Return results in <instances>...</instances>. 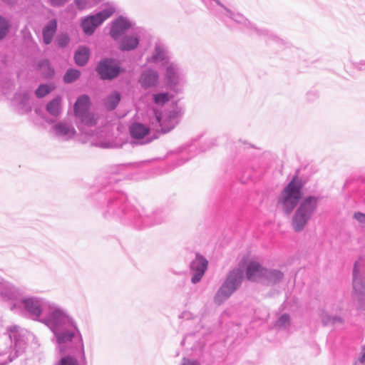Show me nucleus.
<instances>
[{
	"label": "nucleus",
	"instance_id": "nucleus-1",
	"mask_svg": "<svg viewBox=\"0 0 365 365\" xmlns=\"http://www.w3.org/2000/svg\"><path fill=\"white\" fill-rule=\"evenodd\" d=\"M143 164L140 161L112 165L109 168V173L98 178L90 188L89 198L104 219L116 220L139 230L168 220L169 212L167 209L157 207L148 212L143 207L133 205L126 194L116 188L118 182L137 171Z\"/></svg>",
	"mask_w": 365,
	"mask_h": 365
},
{
	"label": "nucleus",
	"instance_id": "nucleus-2",
	"mask_svg": "<svg viewBox=\"0 0 365 365\" xmlns=\"http://www.w3.org/2000/svg\"><path fill=\"white\" fill-rule=\"evenodd\" d=\"M41 323L50 329L58 344L61 358L56 365H86L81 333L66 309L51 302Z\"/></svg>",
	"mask_w": 365,
	"mask_h": 365
},
{
	"label": "nucleus",
	"instance_id": "nucleus-3",
	"mask_svg": "<svg viewBox=\"0 0 365 365\" xmlns=\"http://www.w3.org/2000/svg\"><path fill=\"white\" fill-rule=\"evenodd\" d=\"M304 184L303 180L299 177V170H297L292 180L277 197V205L281 206L285 215H290L296 208L291 220V226L296 232H300L304 229L319 205V197H303Z\"/></svg>",
	"mask_w": 365,
	"mask_h": 365
},
{
	"label": "nucleus",
	"instance_id": "nucleus-4",
	"mask_svg": "<svg viewBox=\"0 0 365 365\" xmlns=\"http://www.w3.org/2000/svg\"><path fill=\"white\" fill-rule=\"evenodd\" d=\"M204 4L210 14L218 18L227 27L231 28L230 21H233L249 35L264 37L269 45L276 44L281 46L284 44L283 39L272 31L266 29L258 28L242 14L230 10L223 4L217 5L220 8H216L212 2L204 1Z\"/></svg>",
	"mask_w": 365,
	"mask_h": 365
},
{
	"label": "nucleus",
	"instance_id": "nucleus-5",
	"mask_svg": "<svg viewBox=\"0 0 365 365\" xmlns=\"http://www.w3.org/2000/svg\"><path fill=\"white\" fill-rule=\"evenodd\" d=\"M50 303V301L39 297H20L18 301L11 304L10 309L16 314L41 322V316L44 315Z\"/></svg>",
	"mask_w": 365,
	"mask_h": 365
},
{
	"label": "nucleus",
	"instance_id": "nucleus-6",
	"mask_svg": "<svg viewBox=\"0 0 365 365\" xmlns=\"http://www.w3.org/2000/svg\"><path fill=\"white\" fill-rule=\"evenodd\" d=\"M7 333L11 342L14 344V350L9 354L6 352H0V365H7L14 359L23 354L28 344V335L29 332L21 328L18 325H12L7 328Z\"/></svg>",
	"mask_w": 365,
	"mask_h": 365
},
{
	"label": "nucleus",
	"instance_id": "nucleus-7",
	"mask_svg": "<svg viewBox=\"0 0 365 365\" xmlns=\"http://www.w3.org/2000/svg\"><path fill=\"white\" fill-rule=\"evenodd\" d=\"M245 272L240 268H235L227 274L226 279L214 296L217 305L224 303L241 286Z\"/></svg>",
	"mask_w": 365,
	"mask_h": 365
},
{
	"label": "nucleus",
	"instance_id": "nucleus-8",
	"mask_svg": "<svg viewBox=\"0 0 365 365\" xmlns=\"http://www.w3.org/2000/svg\"><path fill=\"white\" fill-rule=\"evenodd\" d=\"M95 71L101 81H111L125 72L120 60L113 57H103L96 65Z\"/></svg>",
	"mask_w": 365,
	"mask_h": 365
},
{
	"label": "nucleus",
	"instance_id": "nucleus-9",
	"mask_svg": "<svg viewBox=\"0 0 365 365\" xmlns=\"http://www.w3.org/2000/svg\"><path fill=\"white\" fill-rule=\"evenodd\" d=\"M352 284L358 302V309L365 311V259L360 258L355 262Z\"/></svg>",
	"mask_w": 365,
	"mask_h": 365
},
{
	"label": "nucleus",
	"instance_id": "nucleus-10",
	"mask_svg": "<svg viewBox=\"0 0 365 365\" xmlns=\"http://www.w3.org/2000/svg\"><path fill=\"white\" fill-rule=\"evenodd\" d=\"M115 12V8L108 6L100 11L83 16L80 19V27L83 34L87 36H92L97 28L113 15Z\"/></svg>",
	"mask_w": 365,
	"mask_h": 365
},
{
	"label": "nucleus",
	"instance_id": "nucleus-11",
	"mask_svg": "<svg viewBox=\"0 0 365 365\" xmlns=\"http://www.w3.org/2000/svg\"><path fill=\"white\" fill-rule=\"evenodd\" d=\"M206 149L203 147L197 148V140L194 139L190 145L180 148L178 154L170 160V163L168 165L165 167L160 166L162 169L161 173H169L175 168L182 165L197 154L205 152Z\"/></svg>",
	"mask_w": 365,
	"mask_h": 365
},
{
	"label": "nucleus",
	"instance_id": "nucleus-12",
	"mask_svg": "<svg viewBox=\"0 0 365 365\" xmlns=\"http://www.w3.org/2000/svg\"><path fill=\"white\" fill-rule=\"evenodd\" d=\"M165 81L167 89L180 93L182 91L185 84V74L180 65L175 62H170L166 65Z\"/></svg>",
	"mask_w": 365,
	"mask_h": 365
},
{
	"label": "nucleus",
	"instance_id": "nucleus-13",
	"mask_svg": "<svg viewBox=\"0 0 365 365\" xmlns=\"http://www.w3.org/2000/svg\"><path fill=\"white\" fill-rule=\"evenodd\" d=\"M183 109L175 103V106L164 113H155V120L160 125L162 133H166L173 130L180 122Z\"/></svg>",
	"mask_w": 365,
	"mask_h": 365
},
{
	"label": "nucleus",
	"instance_id": "nucleus-14",
	"mask_svg": "<svg viewBox=\"0 0 365 365\" xmlns=\"http://www.w3.org/2000/svg\"><path fill=\"white\" fill-rule=\"evenodd\" d=\"M135 26V21L120 15L112 21L109 34L114 41H118L123 34L129 29H134Z\"/></svg>",
	"mask_w": 365,
	"mask_h": 365
},
{
	"label": "nucleus",
	"instance_id": "nucleus-15",
	"mask_svg": "<svg viewBox=\"0 0 365 365\" xmlns=\"http://www.w3.org/2000/svg\"><path fill=\"white\" fill-rule=\"evenodd\" d=\"M208 267L207 259L199 252L195 254V257L190 263L189 268L192 274L191 282L194 284L200 282L203 277Z\"/></svg>",
	"mask_w": 365,
	"mask_h": 365
},
{
	"label": "nucleus",
	"instance_id": "nucleus-16",
	"mask_svg": "<svg viewBox=\"0 0 365 365\" xmlns=\"http://www.w3.org/2000/svg\"><path fill=\"white\" fill-rule=\"evenodd\" d=\"M147 61L152 63L161 62L166 65L170 63L169 50L167 45L163 41L158 40L155 43L152 55L147 58Z\"/></svg>",
	"mask_w": 365,
	"mask_h": 365
},
{
	"label": "nucleus",
	"instance_id": "nucleus-17",
	"mask_svg": "<svg viewBox=\"0 0 365 365\" xmlns=\"http://www.w3.org/2000/svg\"><path fill=\"white\" fill-rule=\"evenodd\" d=\"M130 134L134 140L133 143L145 144L151 141V139L145 138L150 134V128L141 123H135L130 127Z\"/></svg>",
	"mask_w": 365,
	"mask_h": 365
},
{
	"label": "nucleus",
	"instance_id": "nucleus-18",
	"mask_svg": "<svg viewBox=\"0 0 365 365\" xmlns=\"http://www.w3.org/2000/svg\"><path fill=\"white\" fill-rule=\"evenodd\" d=\"M0 295L4 300L11 301L13 303L19 300L21 292L10 282L0 278Z\"/></svg>",
	"mask_w": 365,
	"mask_h": 365
},
{
	"label": "nucleus",
	"instance_id": "nucleus-19",
	"mask_svg": "<svg viewBox=\"0 0 365 365\" xmlns=\"http://www.w3.org/2000/svg\"><path fill=\"white\" fill-rule=\"evenodd\" d=\"M159 74L157 71L152 68L143 70L138 79L141 88L144 90L155 86L158 82Z\"/></svg>",
	"mask_w": 365,
	"mask_h": 365
},
{
	"label": "nucleus",
	"instance_id": "nucleus-20",
	"mask_svg": "<svg viewBox=\"0 0 365 365\" xmlns=\"http://www.w3.org/2000/svg\"><path fill=\"white\" fill-rule=\"evenodd\" d=\"M284 277V273L278 269L264 267L260 276L259 283L266 285H274L279 283Z\"/></svg>",
	"mask_w": 365,
	"mask_h": 365
},
{
	"label": "nucleus",
	"instance_id": "nucleus-21",
	"mask_svg": "<svg viewBox=\"0 0 365 365\" xmlns=\"http://www.w3.org/2000/svg\"><path fill=\"white\" fill-rule=\"evenodd\" d=\"M140 41L137 34H125L120 38L118 48L122 52L134 51L138 47Z\"/></svg>",
	"mask_w": 365,
	"mask_h": 365
},
{
	"label": "nucleus",
	"instance_id": "nucleus-22",
	"mask_svg": "<svg viewBox=\"0 0 365 365\" xmlns=\"http://www.w3.org/2000/svg\"><path fill=\"white\" fill-rule=\"evenodd\" d=\"M55 135L63 140H68L74 137L76 135L75 128L64 122H58L53 126Z\"/></svg>",
	"mask_w": 365,
	"mask_h": 365
},
{
	"label": "nucleus",
	"instance_id": "nucleus-23",
	"mask_svg": "<svg viewBox=\"0 0 365 365\" xmlns=\"http://www.w3.org/2000/svg\"><path fill=\"white\" fill-rule=\"evenodd\" d=\"M58 29V21L56 19L49 20L42 29V39L45 45L51 43L53 36Z\"/></svg>",
	"mask_w": 365,
	"mask_h": 365
},
{
	"label": "nucleus",
	"instance_id": "nucleus-24",
	"mask_svg": "<svg viewBox=\"0 0 365 365\" xmlns=\"http://www.w3.org/2000/svg\"><path fill=\"white\" fill-rule=\"evenodd\" d=\"M263 269L264 267L260 263L255 261L250 262L245 269L246 278L251 282H259Z\"/></svg>",
	"mask_w": 365,
	"mask_h": 365
},
{
	"label": "nucleus",
	"instance_id": "nucleus-25",
	"mask_svg": "<svg viewBox=\"0 0 365 365\" xmlns=\"http://www.w3.org/2000/svg\"><path fill=\"white\" fill-rule=\"evenodd\" d=\"M90 56V48L87 46H79L74 52V63L78 66L83 67L88 63Z\"/></svg>",
	"mask_w": 365,
	"mask_h": 365
},
{
	"label": "nucleus",
	"instance_id": "nucleus-26",
	"mask_svg": "<svg viewBox=\"0 0 365 365\" xmlns=\"http://www.w3.org/2000/svg\"><path fill=\"white\" fill-rule=\"evenodd\" d=\"M15 98L18 100V110L21 114L28 113L31 111V106L29 103L30 96L28 92L16 93Z\"/></svg>",
	"mask_w": 365,
	"mask_h": 365
},
{
	"label": "nucleus",
	"instance_id": "nucleus-27",
	"mask_svg": "<svg viewBox=\"0 0 365 365\" xmlns=\"http://www.w3.org/2000/svg\"><path fill=\"white\" fill-rule=\"evenodd\" d=\"M91 106V99L88 95L83 94L78 96L73 105L74 115L88 111Z\"/></svg>",
	"mask_w": 365,
	"mask_h": 365
},
{
	"label": "nucleus",
	"instance_id": "nucleus-28",
	"mask_svg": "<svg viewBox=\"0 0 365 365\" xmlns=\"http://www.w3.org/2000/svg\"><path fill=\"white\" fill-rule=\"evenodd\" d=\"M37 67L45 79H51L55 75V70L48 58L39 61Z\"/></svg>",
	"mask_w": 365,
	"mask_h": 365
},
{
	"label": "nucleus",
	"instance_id": "nucleus-29",
	"mask_svg": "<svg viewBox=\"0 0 365 365\" xmlns=\"http://www.w3.org/2000/svg\"><path fill=\"white\" fill-rule=\"evenodd\" d=\"M62 98L57 96L48 102L46 106V111L53 117H58L61 113Z\"/></svg>",
	"mask_w": 365,
	"mask_h": 365
},
{
	"label": "nucleus",
	"instance_id": "nucleus-30",
	"mask_svg": "<svg viewBox=\"0 0 365 365\" xmlns=\"http://www.w3.org/2000/svg\"><path fill=\"white\" fill-rule=\"evenodd\" d=\"M120 100V92L115 91L107 96L104 101V106L108 110H113L117 108Z\"/></svg>",
	"mask_w": 365,
	"mask_h": 365
},
{
	"label": "nucleus",
	"instance_id": "nucleus-31",
	"mask_svg": "<svg viewBox=\"0 0 365 365\" xmlns=\"http://www.w3.org/2000/svg\"><path fill=\"white\" fill-rule=\"evenodd\" d=\"M81 74V71L76 68H68L63 75V81L66 84L72 83L80 78Z\"/></svg>",
	"mask_w": 365,
	"mask_h": 365
},
{
	"label": "nucleus",
	"instance_id": "nucleus-32",
	"mask_svg": "<svg viewBox=\"0 0 365 365\" xmlns=\"http://www.w3.org/2000/svg\"><path fill=\"white\" fill-rule=\"evenodd\" d=\"M75 116L78 118L81 123L87 126H94L97 123V120L95 118L94 115L89 112V110Z\"/></svg>",
	"mask_w": 365,
	"mask_h": 365
},
{
	"label": "nucleus",
	"instance_id": "nucleus-33",
	"mask_svg": "<svg viewBox=\"0 0 365 365\" xmlns=\"http://www.w3.org/2000/svg\"><path fill=\"white\" fill-rule=\"evenodd\" d=\"M10 29L11 24L9 21L6 17L0 15V41L7 36Z\"/></svg>",
	"mask_w": 365,
	"mask_h": 365
},
{
	"label": "nucleus",
	"instance_id": "nucleus-34",
	"mask_svg": "<svg viewBox=\"0 0 365 365\" xmlns=\"http://www.w3.org/2000/svg\"><path fill=\"white\" fill-rule=\"evenodd\" d=\"M71 41V38L68 33L63 32L57 35L55 40V43L58 48H64L68 46Z\"/></svg>",
	"mask_w": 365,
	"mask_h": 365
},
{
	"label": "nucleus",
	"instance_id": "nucleus-35",
	"mask_svg": "<svg viewBox=\"0 0 365 365\" xmlns=\"http://www.w3.org/2000/svg\"><path fill=\"white\" fill-rule=\"evenodd\" d=\"M170 99V96L168 92H159L153 95V102L158 106H163Z\"/></svg>",
	"mask_w": 365,
	"mask_h": 365
},
{
	"label": "nucleus",
	"instance_id": "nucleus-36",
	"mask_svg": "<svg viewBox=\"0 0 365 365\" xmlns=\"http://www.w3.org/2000/svg\"><path fill=\"white\" fill-rule=\"evenodd\" d=\"M53 89V86L49 84H40L35 91V95L38 98H42L49 94Z\"/></svg>",
	"mask_w": 365,
	"mask_h": 365
},
{
	"label": "nucleus",
	"instance_id": "nucleus-37",
	"mask_svg": "<svg viewBox=\"0 0 365 365\" xmlns=\"http://www.w3.org/2000/svg\"><path fill=\"white\" fill-rule=\"evenodd\" d=\"M100 1L101 0H74V4L78 10L82 11L88 8H91L93 5Z\"/></svg>",
	"mask_w": 365,
	"mask_h": 365
},
{
	"label": "nucleus",
	"instance_id": "nucleus-38",
	"mask_svg": "<svg viewBox=\"0 0 365 365\" xmlns=\"http://www.w3.org/2000/svg\"><path fill=\"white\" fill-rule=\"evenodd\" d=\"M290 325V316L289 314H282L277 320L275 326L280 328H288Z\"/></svg>",
	"mask_w": 365,
	"mask_h": 365
},
{
	"label": "nucleus",
	"instance_id": "nucleus-39",
	"mask_svg": "<svg viewBox=\"0 0 365 365\" xmlns=\"http://www.w3.org/2000/svg\"><path fill=\"white\" fill-rule=\"evenodd\" d=\"M180 365H200V362L194 357H184L183 361Z\"/></svg>",
	"mask_w": 365,
	"mask_h": 365
},
{
	"label": "nucleus",
	"instance_id": "nucleus-40",
	"mask_svg": "<svg viewBox=\"0 0 365 365\" xmlns=\"http://www.w3.org/2000/svg\"><path fill=\"white\" fill-rule=\"evenodd\" d=\"M69 0H48L49 4L56 8L63 6Z\"/></svg>",
	"mask_w": 365,
	"mask_h": 365
},
{
	"label": "nucleus",
	"instance_id": "nucleus-41",
	"mask_svg": "<svg viewBox=\"0 0 365 365\" xmlns=\"http://www.w3.org/2000/svg\"><path fill=\"white\" fill-rule=\"evenodd\" d=\"M319 96V93L317 91H309L306 93V99L309 102L315 101Z\"/></svg>",
	"mask_w": 365,
	"mask_h": 365
},
{
	"label": "nucleus",
	"instance_id": "nucleus-42",
	"mask_svg": "<svg viewBox=\"0 0 365 365\" xmlns=\"http://www.w3.org/2000/svg\"><path fill=\"white\" fill-rule=\"evenodd\" d=\"M354 218L361 224L365 225V214L361 212H356Z\"/></svg>",
	"mask_w": 365,
	"mask_h": 365
},
{
	"label": "nucleus",
	"instance_id": "nucleus-43",
	"mask_svg": "<svg viewBox=\"0 0 365 365\" xmlns=\"http://www.w3.org/2000/svg\"><path fill=\"white\" fill-rule=\"evenodd\" d=\"M332 316L324 314L322 316V322L324 326H328L331 324Z\"/></svg>",
	"mask_w": 365,
	"mask_h": 365
},
{
	"label": "nucleus",
	"instance_id": "nucleus-44",
	"mask_svg": "<svg viewBox=\"0 0 365 365\" xmlns=\"http://www.w3.org/2000/svg\"><path fill=\"white\" fill-rule=\"evenodd\" d=\"M195 336V333H190V334L185 335V336L181 341V345L184 346L185 344L186 343V341L190 342L191 341H192L194 339Z\"/></svg>",
	"mask_w": 365,
	"mask_h": 365
},
{
	"label": "nucleus",
	"instance_id": "nucleus-45",
	"mask_svg": "<svg viewBox=\"0 0 365 365\" xmlns=\"http://www.w3.org/2000/svg\"><path fill=\"white\" fill-rule=\"evenodd\" d=\"M101 147L103 148H119L120 145H118L116 143H113L110 142H104L101 144Z\"/></svg>",
	"mask_w": 365,
	"mask_h": 365
},
{
	"label": "nucleus",
	"instance_id": "nucleus-46",
	"mask_svg": "<svg viewBox=\"0 0 365 365\" xmlns=\"http://www.w3.org/2000/svg\"><path fill=\"white\" fill-rule=\"evenodd\" d=\"M344 323V319L338 316H332L331 319V325H336L337 324H342Z\"/></svg>",
	"mask_w": 365,
	"mask_h": 365
},
{
	"label": "nucleus",
	"instance_id": "nucleus-47",
	"mask_svg": "<svg viewBox=\"0 0 365 365\" xmlns=\"http://www.w3.org/2000/svg\"><path fill=\"white\" fill-rule=\"evenodd\" d=\"M354 66L357 70H363V66H365V60L354 63Z\"/></svg>",
	"mask_w": 365,
	"mask_h": 365
},
{
	"label": "nucleus",
	"instance_id": "nucleus-48",
	"mask_svg": "<svg viewBox=\"0 0 365 365\" xmlns=\"http://www.w3.org/2000/svg\"><path fill=\"white\" fill-rule=\"evenodd\" d=\"M358 361L361 364H365V347L362 348V351L358 358Z\"/></svg>",
	"mask_w": 365,
	"mask_h": 365
},
{
	"label": "nucleus",
	"instance_id": "nucleus-49",
	"mask_svg": "<svg viewBox=\"0 0 365 365\" xmlns=\"http://www.w3.org/2000/svg\"><path fill=\"white\" fill-rule=\"evenodd\" d=\"M1 1L8 5H13L16 2L17 0H1Z\"/></svg>",
	"mask_w": 365,
	"mask_h": 365
},
{
	"label": "nucleus",
	"instance_id": "nucleus-50",
	"mask_svg": "<svg viewBox=\"0 0 365 365\" xmlns=\"http://www.w3.org/2000/svg\"><path fill=\"white\" fill-rule=\"evenodd\" d=\"M202 347L201 346H199V349H197V346L195 345L192 346V349L195 350V351H197L198 354H200L202 353Z\"/></svg>",
	"mask_w": 365,
	"mask_h": 365
},
{
	"label": "nucleus",
	"instance_id": "nucleus-51",
	"mask_svg": "<svg viewBox=\"0 0 365 365\" xmlns=\"http://www.w3.org/2000/svg\"><path fill=\"white\" fill-rule=\"evenodd\" d=\"M215 139H211L209 145L207 146V148H211L212 146L215 145Z\"/></svg>",
	"mask_w": 365,
	"mask_h": 365
},
{
	"label": "nucleus",
	"instance_id": "nucleus-52",
	"mask_svg": "<svg viewBox=\"0 0 365 365\" xmlns=\"http://www.w3.org/2000/svg\"><path fill=\"white\" fill-rule=\"evenodd\" d=\"M214 3H215V4L217 6V5H221V2L220 0H212Z\"/></svg>",
	"mask_w": 365,
	"mask_h": 365
}]
</instances>
